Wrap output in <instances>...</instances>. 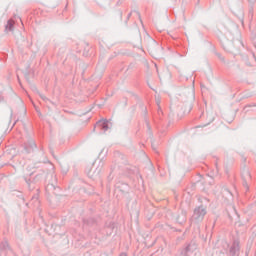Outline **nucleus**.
<instances>
[{"label": "nucleus", "instance_id": "nucleus-6", "mask_svg": "<svg viewBox=\"0 0 256 256\" xmlns=\"http://www.w3.org/2000/svg\"><path fill=\"white\" fill-rule=\"evenodd\" d=\"M189 251H191V245H188V246L185 248V253H189Z\"/></svg>", "mask_w": 256, "mask_h": 256}, {"label": "nucleus", "instance_id": "nucleus-2", "mask_svg": "<svg viewBox=\"0 0 256 256\" xmlns=\"http://www.w3.org/2000/svg\"><path fill=\"white\" fill-rule=\"evenodd\" d=\"M96 127L101 129L105 133V131L109 130V122L107 120H100L96 123Z\"/></svg>", "mask_w": 256, "mask_h": 256}, {"label": "nucleus", "instance_id": "nucleus-1", "mask_svg": "<svg viewBox=\"0 0 256 256\" xmlns=\"http://www.w3.org/2000/svg\"><path fill=\"white\" fill-rule=\"evenodd\" d=\"M205 215H207V210L205 209V207L200 206L198 208H195L192 219H194V221H203Z\"/></svg>", "mask_w": 256, "mask_h": 256}, {"label": "nucleus", "instance_id": "nucleus-3", "mask_svg": "<svg viewBox=\"0 0 256 256\" xmlns=\"http://www.w3.org/2000/svg\"><path fill=\"white\" fill-rule=\"evenodd\" d=\"M230 253L231 255H237L239 253V242L234 241L232 246L230 247Z\"/></svg>", "mask_w": 256, "mask_h": 256}, {"label": "nucleus", "instance_id": "nucleus-5", "mask_svg": "<svg viewBox=\"0 0 256 256\" xmlns=\"http://www.w3.org/2000/svg\"><path fill=\"white\" fill-rule=\"evenodd\" d=\"M13 27H15V21L13 20H8L7 25H6V31H13Z\"/></svg>", "mask_w": 256, "mask_h": 256}, {"label": "nucleus", "instance_id": "nucleus-7", "mask_svg": "<svg viewBox=\"0 0 256 256\" xmlns=\"http://www.w3.org/2000/svg\"><path fill=\"white\" fill-rule=\"evenodd\" d=\"M119 256H127L126 253H121Z\"/></svg>", "mask_w": 256, "mask_h": 256}, {"label": "nucleus", "instance_id": "nucleus-4", "mask_svg": "<svg viewBox=\"0 0 256 256\" xmlns=\"http://www.w3.org/2000/svg\"><path fill=\"white\" fill-rule=\"evenodd\" d=\"M35 149V142L30 141L29 146L25 145V150L27 153H31Z\"/></svg>", "mask_w": 256, "mask_h": 256}]
</instances>
